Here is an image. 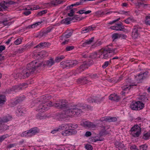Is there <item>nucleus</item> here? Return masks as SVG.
<instances>
[{
	"mask_svg": "<svg viewBox=\"0 0 150 150\" xmlns=\"http://www.w3.org/2000/svg\"><path fill=\"white\" fill-rule=\"evenodd\" d=\"M42 64L41 62L32 61L27 65L26 68L23 70L21 74H13L14 78L15 79L19 77L20 79L26 78L33 74L37 69Z\"/></svg>",
	"mask_w": 150,
	"mask_h": 150,
	"instance_id": "1",
	"label": "nucleus"
},
{
	"mask_svg": "<svg viewBox=\"0 0 150 150\" xmlns=\"http://www.w3.org/2000/svg\"><path fill=\"white\" fill-rule=\"evenodd\" d=\"M65 109H66L60 115V117L62 118L71 117L73 116H78L79 115V112H81L80 110L78 112V110L76 109L75 107L70 106L69 104Z\"/></svg>",
	"mask_w": 150,
	"mask_h": 150,
	"instance_id": "2",
	"label": "nucleus"
},
{
	"mask_svg": "<svg viewBox=\"0 0 150 150\" xmlns=\"http://www.w3.org/2000/svg\"><path fill=\"white\" fill-rule=\"evenodd\" d=\"M69 104L66 100H60L57 101L56 103H52V106H54L58 109H65Z\"/></svg>",
	"mask_w": 150,
	"mask_h": 150,
	"instance_id": "3",
	"label": "nucleus"
},
{
	"mask_svg": "<svg viewBox=\"0 0 150 150\" xmlns=\"http://www.w3.org/2000/svg\"><path fill=\"white\" fill-rule=\"evenodd\" d=\"M52 103L50 101L48 102H45L40 105L38 107L37 110L41 112H44L45 110H47L49 108L52 106Z\"/></svg>",
	"mask_w": 150,
	"mask_h": 150,
	"instance_id": "4",
	"label": "nucleus"
},
{
	"mask_svg": "<svg viewBox=\"0 0 150 150\" xmlns=\"http://www.w3.org/2000/svg\"><path fill=\"white\" fill-rule=\"evenodd\" d=\"M148 72H145L144 73H140L138 75L135 76L136 81L137 83L142 82L143 79H145L146 76Z\"/></svg>",
	"mask_w": 150,
	"mask_h": 150,
	"instance_id": "5",
	"label": "nucleus"
},
{
	"mask_svg": "<svg viewBox=\"0 0 150 150\" xmlns=\"http://www.w3.org/2000/svg\"><path fill=\"white\" fill-rule=\"evenodd\" d=\"M138 26H134L132 32V37L133 38L135 39L137 38L139 35L140 33L138 31Z\"/></svg>",
	"mask_w": 150,
	"mask_h": 150,
	"instance_id": "6",
	"label": "nucleus"
},
{
	"mask_svg": "<svg viewBox=\"0 0 150 150\" xmlns=\"http://www.w3.org/2000/svg\"><path fill=\"white\" fill-rule=\"evenodd\" d=\"M117 118L115 117H105L101 118L100 119V121L103 122L105 121L107 122H115L117 121Z\"/></svg>",
	"mask_w": 150,
	"mask_h": 150,
	"instance_id": "7",
	"label": "nucleus"
},
{
	"mask_svg": "<svg viewBox=\"0 0 150 150\" xmlns=\"http://www.w3.org/2000/svg\"><path fill=\"white\" fill-rule=\"evenodd\" d=\"M110 28L111 29L121 31L124 29L125 27L122 25V24L121 23H120L117 24L115 25L111 26Z\"/></svg>",
	"mask_w": 150,
	"mask_h": 150,
	"instance_id": "8",
	"label": "nucleus"
},
{
	"mask_svg": "<svg viewBox=\"0 0 150 150\" xmlns=\"http://www.w3.org/2000/svg\"><path fill=\"white\" fill-rule=\"evenodd\" d=\"M99 52L100 54L99 55V57L103 59H107L108 57V53L103 49H102L100 50Z\"/></svg>",
	"mask_w": 150,
	"mask_h": 150,
	"instance_id": "9",
	"label": "nucleus"
},
{
	"mask_svg": "<svg viewBox=\"0 0 150 150\" xmlns=\"http://www.w3.org/2000/svg\"><path fill=\"white\" fill-rule=\"evenodd\" d=\"M12 117L10 115L6 116L2 118H0V123L1 124L9 122L12 120Z\"/></svg>",
	"mask_w": 150,
	"mask_h": 150,
	"instance_id": "10",
	"label": "nucleus"
},
{
	"mask_svg": "<svg viewBox=\"0 0 150 150\" xmlns=\"http://www.w3.org/2000/svg\"><path fill=\"white\" fill-rule=\"evenodd\" d=\"M37 61L41 62L42 63V64L41 65V66L38 67V68H39V67H40L42 65H47L49 67H51L52 65H53L54 64V60L52 59H49V60L46 61L45 62V63L44 64L43 63L42 61H40L35 60V61ZM37 69H38V68Z\"/></svg>",
	"mask_w": 150,
	"mask_h": 150,
	"instance_id": "11",
	"label": "nucleus"
},
{
	"mask_svg": "<svg viewBox=\"0 0 150 150\" xmlns=\"http://www.w3.org/2000/svg\"><path fill=\"white\" fill-rule=\"evenodd\" d=\"M39 132V130L37 128H32L28 130L27 133L29 134V136H31L35 135Z\"/></svg>",
	"mask_w": 150,
	"mask_h": 150,
	"instance_id": "12",
	"label": "nucleus"
},
{
	"mask_svg": "<svg viewBox=\"0 0 150 150\" xmlns=\"http://www.w3.org/2000/svg\"><path fill=\"white\" fill-rule=\"evenodd\" d=\"M21 89V87L19 85H15L13 86L10 89L7 90L6 91V92L10 93H11L12 91H14L16 90H20Z\"/></svg>",
	"mask_w": 150,
	"mask_h": 150,
	"instance_id": "13",
	"label": "nucleus"
},
{
	"mask_svg": "<svg viewBox=\"0 0 150 150\" xmlns=\"http://www.w3.org/2000/svg\"><path fill=\"white\" fill-rule=\"evenodd\" d=\"M87 68V64L86 63H84L79 68H77V70L78 71L79 73H81L85 69Z\"/></svg>",
	"mask_w": 150,
	"mask_h": 150,
	"instance_id": "14",
	"label": "nucleus"
},
{
	"mask_svg": "<svg viewBox=\"0 0 150 150\" xmlns=\"http://www.w3.org/2000/svg\"><path fill=\"white\" fill-rule=\"evenodd\" d=\"M109 98L110 100L118 101H119L120 99V98L116 94H111L110 96L109 97Z\"/></svg>",
	"mask_w": 150,
	"mask_h": 150,
	"instance_id": "15",
	"label": "nucleus"
},
{
	"mask_svg": "<svg viewBox=\"0 0 150 150\" xmlns=\"http://www.w3.org/2000/svg\"><path fill=\"white\" fill-rule=\"evenodd\" d=\"M24 99V98L23 97L18 98L15 101L11 103V106H13L16 105L17 103L22 102Z\"/></svg>",
	"mask_w": 150,
	"mask_h": 150,
	"instance_id": "16",
	"label": "nucleus"
},
{
	"mask_svg": "<svg viewBox=\"0 0 150 150\" xmlns=\"http://www.w3.org/2000/svg\"><path fill=\"white\" fill-rule=\"evenodd\" d=\"M94 28V27H93L92 26H89L88 27H86L82 29L81 33H87L89 31L93 30V28Z\"/></svg>",
	"mask_w": 150,
	"mask_h": 150,
	"instance_id": "17",
	"label": "nucleus"
},
{
	"mask_svg": "<svg viewBox=\"0 0 150 150\" xmlns=\"http://www.w3.org/2000/svg\"><path fill=\"white\" fill-rule=\"evenodd\" d=\"M126 36L123 34H119L117 33H115L112 35V38L113 39V41H114L116 39H117L119 38L122 37H125Z\"/></svg>",
	"mask_w": 150,
	"mask_h": 150,
	"instance_id": "18",
	"label": "nucleus"
},
{
	"mask_svg": "<svg viewBox=\"0 0 150 150\" xmlns=\"http://www.w3.org/2000/svg\"><path fill=\"white\" fill-rule=\"evenodd\" d=\"M59 130H65L69 129V124H62L58 127Z\"/></svg>",
	"mask_w": 150,
	"mask_h": 150,
	"instance_id": "19",
	"label": "nucleus"
},
{
	"mask_svg": "<svg viewBox=\"0 0 150 150\" xmlns=\"http://www.w3.org/2000/svg\"><path fill=\"white\" fill-rule=\"evenodd\" d=\"M71 21V18H67L62 20L61 23V24L68 25L70 24Z\"/></svg>",
	"mask_w": 150,
	"mask_h": 150,
	"instance_id": "20",
	"label": "nucleus"
},
{
	"mask_svg": "<svg viewBox=\"0 0 150 150\" xmlns=\"http://www.w3.org/2000/svg\"><path fill=\"white\" fill-rule=\"evenodd\" d=\"M73 134V132L70 129H66L62 133V135L65 136L71 135Z\"/></svg>",
	"mask_w": 150,
	"mask_h": 150,
	"instance_id": "21",
	"label": "nucleus"
},
{
	"mask_svg": "<svg viewBox=\"0 0 150 150\" xmlns=\"http://www.w3.org/2000/svg\"><path fill=\"white\" fill-rule=\"evenodd\" d=\"M137 110H139L144 108V104L140 101H137Z\"/></svg>",
	"mask_w": 150,
	"mask_h": 150,
	"instance_id": "22",
	"label": "nucleus"
},
{
	"mask_svg": "<svg viewBox=\"0 0 150 150\" xmlns=\"http://www.w3.org/2000/svg\"><path fill=\"white\" fill-rule=\"evenodd\" d=\"M76 107V109H77L78 110H77L78 112L80 110L81 112H79V115L82 112V110H83L85 109L86 108V105L83 104Z\"/></svg>",
	"mask_w": 150,
	"mask_h": 150,
	"instance_id": "23",
	"label": "nucleus"
},
{
	"mask_svg": "<svg viewBox=\"0 0 150 150\" xmlns=\"http://www.w3.org/2000/svg\"><path fill=\"white\" fill-rule=\"evenodd\" d=\"M137 102H132L130 105V107L132 110H137Z\"/></svg>",
	"mask_w": 150,
	"mask_h": 150,
	"instance_id": "24",
	"label": "nucleus"
},
{
	"mask_svg": "<svg viewBox=\"0 0 150 150\" xmlns=\"http://www.w3.org/2000/svg\"><path fill=\"white\" fill-rule=\"evenodd\" d=\"M3 24L4 26L7 25H10L11 23V22H8V20L7 18L4 19L2 21H0V24Z\"/></svg>",
	"mask_w": 150,
	"mask_h": 150,
	"instance_id": "25",
	"label": "nucleus"
},
{
	"mask_svg": "<svg viewBox=\"0 0 150 150\" xmlns=\"http://www.w3.org/2000/svg\"><path fill=\"white\" fill-rule=\"evenodd\" d=\"M109 46L110 45H108L105 48L103 49V48L102 49L104 51L107 52L108 53H110L112 52H114L115 50V49H113L112 48H109Z\"/></svg>",
	"mask_w": 150,
	"mask_h": 150,
	"instance_id": "26",
	"label": "nucleus"
},
{
	"mask_svg": "<svg viewBox=\"0 0 150 150\" xmlns=\"http://www.w3.org/2000/svg\"><path fill=\"white\" fill-rule=\"evenodd\" d=\"M131 85H127L122 87V88L123 90V91L122 92V95L123 94L125 93V92H124L125 91L129 90L131 88Z\"/></svg>",
	"mask_w": 150,
	"mask_h": 150,
	"instance_id": "27",
	"label": "nucleus"
},
{
	"mask_svg": "<svg viewBox=\"0 0 150 150\" xmlns=\"http://www.w3.org/2000/svg\"><path fill=\"white\" fill-rule=\"evenodd\" d=\"M0 125V127L1 130L4 131L6 130L9 129V126L5 123L1 124Z\"/></svg>",
	"mask_w": 150,
	"mask_h": 150,
	"instance_id": "28",
	"label": "nucleus"
},
{
	"mask_svg": "<svg viewBox=\"0 0 150 150\" xmlns=\"http://www.w3.org/2000/svg\"><path fill=\"white\" fill-rule=\"evenodd\" d=\"M150 137V132H145L143 134L142 138L144 140L148 139Z\"/></svg>",
	"mask_w": 150,
	"mask_h": 150,
	"instance_id": "29",
	"label": "nucleus"
},
{
	"mask_svg": "<svg viewBox=\"0 0 150 150\" xmlns=\"http://www.w3.org/2000/svg\"><path fill=\"white\" fill-rule=\"evenodd\" d=\"M94 37L91 38L90 39L88 40H86L85 42L83 43V46H84L87 45L91 44V43L93 42Z\"/></svg>",
	"mask_w": 150,
	"mask_h": 150,
	"instance_id": "30",
	"label": "nucleus"
},
{
	"mask_svg": "<svg viewBox=\"0 0 150 150\" xmlns=\"http://www.w3.org/2000/svg\"><path fill=\"white\" fill-rule=\"evenodd\" d=\"M6 101L5 96L4 95H0V106H1Z\"/></svg>",
	"mask_w": 150,
	"mask_h": 150,
	"instance_id": "31",
	"label": "nucleus"
},
{
	"mask_svg": "<svg viewBox=\"0 0 150 150\" xmlns=\"http://www.w3.org/2000/svg\"><path fill=\"white\" fill-rule=\"evenodd\" d=\"M141 130L140 128L137 129V131L133 132L132 133L134 137H138L141 134Z\"/></svg>",
	"mask_w": 150,
	"mask_h": 150,
	"instance_id": "32",
	"label": "nucleus"
},
{
	"mask_svg": "<svg viewBox=\"0 0 150 150\" xmlns=\"http://www.w3.org/2000/svg\"><path fill=\"white\" fill-rule=\"evenodd\" d=\"M135 21V20L134 19V18L132 17H130L125 20L124 21L126 23L129 24L130 22H134Z\"/></svg>",
	"mask_w": 150,
	"mask_h": 150,
	"instance_id": "33",
	"label": "nucleus"
},
{
	"mask_svg": "<svg viewBox=\"0 0 150 150\" xmlns=\"http://www.w3.org/2000/svg\"><path fill=\"white\" fill-rule=\"evenodd\" d=\"M83 80L84 81V82H85V83H87L89 82H90V81H89L88 80L86 79V77L79 79H77V81L79 83H80Z\"/></svg>",
	"mask_w": 150,
	"mask_h": 150,
	"instance_id": "34",
	"label": "nucleus"
},
{
	"mask_svg": "<svg viewBox=\"0 0 150 150\" xmlns=\"http://www.w3.org/2000/svg\"><path fill=\"white\" fill-rule=\"evenodd\" d=\"M62 2L61 1L59 0H55L53 1L51 3H47V4H49L50 6H52V5H57V4H60Z\"/></svg>",
	"mask_w": 150,
	"mask_h": 150,
	"instance_id": "35",
	"label": "nucleus"
},
{
	"mask_svg": "<svg viewBox=\"0 0 150 150\" xmlns=\"http://www.w3.org/2000/svg\"><path fill=\"white\" fill-rule=\"evenodd\" d=\"M79 72L77 70V69L76 70H73L69 72L70 76H76L77 74H79Z\"/></svg>",
	"mask_w": 150,
	"mask_h": 150,
	"instance_id": "36",
	"label": "nucleus"
},
{
	"mask_svg": "<svg viewBox=\"0 0 150 150\" xmlns=\"http://www.w3.org/2000/svg\"><path fill=\"white\" fill-rule=\"evenodd\" d=\"M78 127V125L76 124H69V129L71 130V131L74 130L75 129Z\"/></svg>",
	"mask_w": 150,
	"mask_h": 150,
	"instance_id": "37",
	"label": "nucleus"
},
{
	"mask_svg": "<svg viewBox=\"0 0 150 150\" xmlns=\"http://www.w3.org/2000/svg\"><path fill=\"white\" fill-rule=\"evenodd\" d=\"M65 57L63 55H61L57 57L55 59V61L56 62H59L62 60L64 59Z\"/></svg>",
	"mask_w": 150,
	"mask_h": 150,
	"instance_id": "38",
	"label": "nucleus"
},
{
	"mask_svg": "<svg viewBox=\"0 0 150 150\" xmlns=\"http://www.w3.org/2000/svg\"><path fill=\"white\" fill-rule=\"evenodd\" d=\"M78 64V62L76 60L70 61V67L75 66Z\"/></svg>",
	"mask_w": 150,
	"mask_h": 150,
	"instance_id": "39",
	"label": "nucleus"
},
{
	"mask_svg": "<svg viewBox=\"0 0 150 150\" xmlns=\"http://www.w3.org/2000/svg\"><path fill=\"white\" fill-rule=\"evenodd\" d=\"M91 124V122L87 121H84L83 122V125L84 127L90 128Z\"/></svg>",
	"mask_w": 150,
	"mask_h": 150,
	"instance_id": "40",
	"label": "nucleus"
},
{
	"mask_svg": "<svg viewBox=\"0 0 150 150\" xmlns=\"http://www.w3.org/2000/svg\"><path fill=\"white\" fill-rule=\"evenodd\" d=\"M139 99L142 100V101L146 102L148 100V99L145 95H141L139 97Z\"/></svg>",
	"mask_w": 150,
	"mask_h": 150,
	"instance_id": "41",
	"label": "nucleus"
},
{
	"mask_svg": "<svg viewBox=\"0 0 150 150\" xmlns=\"http://www.w3.org/2000/svg\"><path fill=\"white\" fill-rule=\"evenodd\" d=\"M148 146L146 144H144L139 146V150H147Z\"/></svg>",
	"mask_w": 150,
	"mask_h": 150,
	"instance_id": "42",
	"label": "nucleus"
},
{
	"mask_svg": "<svg viewBox=\"0 0 150 150\" xmlns=\"http://www.w3.org/2000/svg\"><path fill=\"white\" fill-rule=\"evenodd\" d=\"M139 128L140 127L139 126L135 125L131 128L130 131L132 133L135 131H137V129Z\"/></svg>",
	"mask_w": 150,
	"mask_h": 150,
	"instance_id": "43",
	"label": "nucleus"
},
{
	"mask_svg": "<svg viewBox=\"0 0 150 150\" xmlns=\"http://www.w3.org/2000/svg\"><path fill=\"white\" fill-rule=\"evenodd\" d=\"M46 52L45 51H43L40 52L39 53V54L36 55V56L37 58H39L40 57H42L43 55H45V54H46Z\"/></svg>",
	"mask_w": 150,
	"mask_h": 150,
	"instance_id": "44",
	"label": "nucleus"
},
{
	"mask_svg": "<svg viewBox=\"0 0 150 150\" xmlns=\"http://www.w3.org/2000/svg\"><path fill=\"white\" fill-rule=\"evenodd\" d=\"M45 42L41 43L35 46V48H43L45 46Z\"/></svg>",
	"mask_w": 150,
	"mask_h": 150,
	"instance_id": "45",
	"label": "nucleus"
},
{
	"mask_svg": "<svg viewBox=\"0 0 150 150\" xmlns=\"http://www.w3.org/2000/svg\"><path fill=\"white\" fill-rule=\"evenodd\" d=\"M72 34V33L71 32H70L68 34L64 35H62V36L61 38H69L71 35Z\"/></svg>",
	"mask_w": 150,
	"mask_h": 150,
	"instance_id": "46",
	"label": "nucleus"
},
{
	"mask_svg": "<svg viewBox=\"0 0 150 150\" xmlns=\"http://www.w3.org/2000/svg\"><path fill=\"white\" fill-rule=\"evenodd\" d=\"M41 22H38L37 23H35V24H33L32 25H31L30 26H28V28H35V27L37 26L38 25H39V24H40L41 23Z\"/></svg>",
	"mask_w": 150,
	"mask_h": 150,
	"instance_id": "47",
	"label": "nucleus"
},
{
	"mask_svg": "<svg viewBox=\"0 0 150 150\" xmlns=\"http://www.w3.org/2000/svg\"><path fill=\"white\" fill-rule=\"evenodd\" d=\"M40 7L39 6L33 5L31 6V7H30V10H37Z\"/></svg>",
	"mask_w": 150,
	"mask_h": 150,
	"instance_id": "48",
	"label": "nucleus"
},
{
	"mask_svg": "<svg viewBox=\"0 0 150 150\" xmlns=\"http://www.w3.org/2000/svg\"><path fill=\"white\" fill-rule=\"evenodd\" d=\"M97 55V54L96 52H94L92 53L90 56V57L92 59H94L96 58Z\"/></svg>",
	"mask_w": 150,
	"mask_h": 150,
	"instance_id": "49",
	"label": "nucleus"
},
{
	"mask_svg": "<svg viewBox=\"0 0 150 150\" xmlns=\"http://www.w3.org/2000/svg\"><path fill=\"white\" fill-rule=\"evenodd\" d=\"M85 147L86 149L88 150H92L93 149L92 146L89 144H87L86 145Z\"/></svg>",
	"mask_w": 150,
	"mask_h": 150,
	"instance_id": "50",
	"label": "nucleus"
},
{
	"mask_svg": "<svg viewBox=\"0 0 150 150\" xmlns=\"http://www.w3.org/2000/svg\"><path fill=\"white\" fill-rule=\"evenodd\" d=\"M47 12V10H43L39 12L37 14V16H42L43 14H45Z\"/></svg>",
	"mask_w": 150,
	"mask_h": 150,
	"instance_id": "51",
	"label": "nucleus"
},
{
	"mask_svg": "<svg viewBox=\"0 0 150 150\" xmlns=\"http://www.w3.org/2000/svg\"><path fill=\"white\" fill-rule=\"evenodd\" d=\"M22 42V39L21 38L17 39L14 42L15 44L18 45L21 43Z\"/></svg>",
	"mask_w": 150,
	"mask_h": 150,
	"instance_id": "52",
	"label": "nucleus"
},
{
	"mask_svg": "<svg viewBox=\"0 0 150 150\" xmlns=\"http://www.w3.org/2000/svg\"><path fill=\"white\" fill-rule=\"evenodd\" d=\"M70 67V61L69 60H66L65 61V66L63 67V68H67V67Z\"/></svg>",
	"mask_w": 150,
	"mask_h": 150,
	"instance_id": "53",
	"label": "nucleus"
},
{
	"mask_svg": "<svg viewBox=\"0 0 150 150\" xmlns=\"http://www.w3.org/2000/svg\"><path fill=\"white\" fill-rule=\"evenodd\" d=\"M74 48V46H67L66 47V50L67 51H69L72 50Z\"/></svg>",
	"mask_w": 150,
	"mask_h": 150,
	"instance_id": "54",
	"label": "nucleus"
},
{
	"mask_svg": "<svg viewBox=\"0 0 150 150\" xmlns=\"http://www.w3.org/2000/svg\"><path fill=\"white\" fill-rule=\"evenodd\" d=\"M74 10H75V9H71L70 11V13H68V15L69 16H73L74 14Z\"/></svg>",
	"mask_w": 150,
	"mask_h": 150,
	"instance_id": "55",
	"label": "nucleus"
},
{
	"mask_svg": "<svg viewBox=\"0 0 150 150\" xmlns=\"http://www.w3.org/2000/svg\"><path fill=\"white\" fill-rule=\"evenodd\" d=\"M47 34L45 31H44L40 33L39 36L40 37H42L44 36H45L47 35Z\"/></svg>",
	"mask_w": 150,
	"mask_h": 150,
	"instance_id": "56",
	"label": "nucleus"
},
{
	"mask_svg": "<svg viewBox=\"0 0 150 150\" xmlns=\"http://www.w3.org/2000/svg\"><path fill=\"white\" fill-rule=\"evenodd\" d=\"M116 144L118 146V147H120L121 148H123L125 147L124 144L121 143H118L117 142Z\"/></svg>",
	"mask_w": 150,
	"mask_h": 150,
	"instance_id": "57",
	"label": "nucleus"
},
{
	"mask_svg": "<svg viewBox=\"0 0 150 150\" xmlns=\"http://www.w3.org/2000/svg\"><path fill=\"white\" fill-rule=\"evenodd\" d=\"M89 76L92 79H95L98 77V76L96 74L90 75Z\"/></svg>",
	"mask_w": 150,
	"mask_h": 150,
	"instance_id": "58",
	"label": "nucleus"
},
{
	"mask_svg": "<svg viewBox=\"0 0 150 150\" xmlns=\"http://www.w3.org/2000/svg\"><path fill=\"white\" fill-rule=\"evenodd\" d=\"M109 62L108 61H106L104 62V64L102 66V67L103 68H106L108 65Z\"/></svg>",
	"mask_w": 150,
	"mask_h": 150,
	"instance_id": "59",
	"label": "nucleus"
},
{
	"mask_svg": "<svg viewBox=\"0 0 150 150\" xmlns=\"http://www.w3.org/2000/svg\"><path fill=\"white\" fill-rule=\"evenodd\" d=\"M6 138V135H3L0 137V142H2L4 139Z\"/></svg>",
	"mask_w": 150,
	"mask_h": 150,
	"instance_id": "60",
	"label": "nucleus"
},
{
	"mask_svg": "<svg viewBox=\"0 0 150 150\" xmlns=\"http://www.w3.org/2000/svg\"><path fill=\"white\" fill-rule=\"evenodd\" d=\"M29 134H28V133H27V131H25L24 132H23L22 134H21V136L22 137H24V136H29Z\"/></svg>",
	"mask_w": 150,
	"mask_h": 150,
	"instance_id": "61",
	"label": "nucleus"
},
{
	"mask_svg": "<svg viewBox=\"0 0 150 150\" xmlns=\"http://www.w3.org/2000/svg\"><path fill=\"white\" fill-rule=\"evenodd\" d=\"M19 86L21 87V89L22 88H25L27 87V84L25 83H22V84L19 85Z\"/></svg>",
	"mask_w": 150,
	"mask_h": 150,
	"instance_id": "62",
	"label": "nucleus"
},
{
	"mask_svg": "<svg viewBox=\"0 0 150 150\" xmlns=\"http://www.w3.org/2000/svg\"><path fill=\"white\" fill-rule=\"evenodd\" d=\"M130 149L132 150H138L136 146L134 145L130 146Z\"/></svg>",
	"mask_w": 150,
	"mask_h": 150,
	"instance_id": "63",
	"label": "nucleus"
},
{
	"mask_svg": "<svg viewBox=\"0 0 150 150\" xmlns=\"http://www.w3.org/2000/svg\"><path fill=\"white\" fill-rule=\"evenodd\" d=\"M0 6H1V8L2 9H6L7 8V7L5 5V4H4V3H1V4Z\"/></svg>",
	"mask_w": 150,
	"mask_h": 150,
	"instance_id": "64",
	"label": "nucleus"
}]
</instances>
